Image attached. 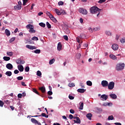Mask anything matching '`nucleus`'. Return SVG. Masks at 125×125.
<instances>
[{
	"mask_svg": "<svg viewBox=\"0 0 125 125\" xmlns=\"http://www.w3.org/2000/svg\"><path fill=\"white\" fill-rule=\"evenodd\" d=\"M39 25L41 26V27H42L43 28L45 27V24L43 22L39 23Z\"/></svg>",
	"mask_w": 125,
	"mask_h": 125,
	"instance_id": "nucleus-35",
	"label": "nucleus"
},
{
	"mask_svg": "<svg viewBox=\"0 0 125 125\" xmlns=\"http://www.w3.org/2000/svg\"><path fill=\"white\" fill-rule=\"evenodd\" d=\"M100 27H97L93 29V31H99L100 30Z\"/></svg>",
	"mask_w": 125,
	"mask_h": 125,
	"instance_id": "nucleus-42",
	"label": "nucleus"
},
{
	"mask_svg": "<svg viewBox=\"0 0 125 125\" xmlns=\"http://www.w3.org/2000/svg\"><path fill=\"white\" fill-rule=\"evenodd\" d=\"M105 34L107 36H111V32H110V31H106Z\"/></svg>",
	"mask_w": 125,
	"mask_h": 125,
	"instance_id": "nucleus-47",
	"label": "nucleus"
},
{
	"mask_svg": "<svg viewBox=\"0 0 125 125\" xmlns=\"http://www.w3.org/2000/svg\"><path fill=\"white\" fill-rule=\"evenodd\" d=\"M46 15H47V16H48L49 17H50L51 16H52V15L51 14H50V13H49V12L47 11L46 12Z\"/></svg>",
	"mask_w": 125,
	"mask_h": 125,
	"instance_id": "nucleus-48",
	"label": "nucleus"
},
{
	"mask_svg": "<svg viewBox=\"0 0 125 125\" xmlns=\"http://www.w3.org/2000/svg\"><path fill=\"white\" fill-rule=\"evenodd\" d=\"M57 47H62V44H61V42H60L58 43Z\"/></svg>",
	"mask_w": 125,
	"mask_h": 125,
	"instance_id": "nucleus-55",
	"label": "nucleus"
},
{
	"mask_svg": "<svg viewBox=\"0 0 125 125\" xmlns=\"http://www.w3.org/2000/svg\"><path fill=\"white\" fill-rule=\"evenodd\" d=\"M120 42L121 43H125V39L122 38L121 39Z\"/></svg>",
	"mask_w": 125,
	"mask_h": 125,
	"instance_id": "nucleus-45",
	"label": "nucleus"
},
{
	"mask_svg": "<svg viewBox=\"0 0 125 125\" xmlns=\"http://www.w3.org/2000/svg\"><path fill=\"white\" fill-rule=\"evenodd\" d=\"M14 8L15 10H20L22 8V6L17 5L14 7Z\"/></svg>",
	"mask_w": 125,
	"mask_h": 125,
	"instance_id": "nucleus-13",
	"label": "nucleus"
},
{
	"mask_svg": "<svg viewBox=\"0 0 125 125\" xmlns=\"http://www.w3.org/2000/svg\"><path fill=\"white\" fill-rule=\"evenodd\" d=\"M4 102L7 105H10V101H9V100H5L4 101Z\"/></svg>",
	"mask_w": 125,
	"mask_h": 125,
	"instance_id": "nucleus-40",
	"label": "nucleus"
},
{
	"mask_svg": "<svg viewBox=\"0 0 125 125\" xmlns=\"http://www.w3.org/2000/svg\"><path fill=\"white\" fill-rule=\"evenodd\" d=\"M68 86H69V87H74V86H75V83H69L68 84Z\"/></svg>",
	"mask_w": 125,
	"mask_h": 125,
	"instance_id": "nucleus-38",
	"label": "nucleus"
},
{
	"mask_svg": "<svg viewBox=\"0 0 125 125\" xmlns=\"http://www.w3.org/2000/svg\"><path fill=\"white\" fill-rule=\"evenodd\" d=\"M46 25L48 29H50L51 28V25H50V23H49V22L48 21L46 22Z\"/></svg>",
	"mask_w": 125,
	"mask_h": 125,
	"instance_id": "nucleus-29",
	"label": "nucleus"
},
{
	"mask_svg": "<svg viewBox=\"0 0 125 125\" xmlns=\"http://www.w3.org/2000/svg\"><path fill=\"white\" fill-rule=\"evenodd\" d=\"M26 29H29V33H36V30L34 29V25L31 24H27L26 26Z\"/></svg>",
	"mask_w": 125,
	"mask_h": 125,
	"instance_id": "nucleus-3",
	"label": "nucleus"
},
{
	"mask_svg": "<svg viewBox=\"0 0 125 125\" xmlns=\"http://www.w3.org/2000/svg\"><path fill=\"white\" fill-rule=\"evenodd\" d=\"M109 57L112 60H117V57L114 54H110Z\"/></svg>",
	"mask_w": 125,
	"mask_h": 125,
	"instance_id": "nucleus-14",
	"label": "nucleus"
},
{
	"mask_svg": "<svg viewBox=\"0 0 125 125\" xmlns=\"http://www.w3.org/2000/svg\"><path fill=\"white\" fill-rule=\"evenodd\" d=\"M114 125H122V124H121L120 123H114Z\"/></svg>",
	"mask_w": 125,
	"mask_h": 125,
	"instance_id": "nucleus-64",
	"label": "nucleus"
},
{
	"mask_svg": "<svg viewBox=\"0 0 125 125\" xmlns=\"http://www.w3.org/2000/svg\"><path fill=\"white\" fill-rule=\"evenodd\" d=\"M68 97H69V99H70V100H74V98H75V97H74V96H71V95H69L68 96Z\"/></svg>",
	"mask_w": 125,
	"mask_h": 125,
	"instance_id": "nucleus-51",
	"label": "nucleus"
},
{
	"mask_svg": "<svg viewBox=\"0 0 125 125\" xmlns=\"http://www.w3.org/2000/svg\"><path fill=\"white\" fill-rule=\"evenodd\" d=\"M100 11H101V9L95 6H93L90 9V12L91 13H92L93 14H97V17L99 16V14H100Z\"/></svg>",
	"mask_w": 125,
	"mask_h": 125,
	"instance_id": "nucleus-1",
	"label": "nucleus"
},
{
	"mask_svg": "<svg viewBox=\"0 0 125 125\" xmlns=\"http://www.w3.org/2000/svg\"><path fill=\"white\" fill-rule=\"evenodd\" d=\"M125 63H118L116 64L115 69L116 71H123L125 69Z\"/></svg>",
	"mask_w": 125,
	"mask_h": 125,
	"instance_id": "nucleus-2",
	"label": "nucleus"
},
{
	"mask_svg": "<svg viewBox=\"0 0 125 125\" xmlns=\"http://www.w3.org/2000/svg\"><path fill=\"white\" fill-rule=\"evenodd\" d=\"M17 80H18V81H22V80L23 79V77L22 76H20L17 78Z\"/></svg>",
	"mask_w": 125,
	"mask_h": 125,
	"instance_id": "nucleus-46",
	"label": "nucleus"
},
{
	"mask_svg": "<svg viewBox=\"0 0 125 125\" xmlns=\"http://www.w3.org/2000/svg\"><path fill=\"white\" fill-rule=\"evenodd\" d=\"M83 103H82L79 107L80 110H83Z\"/></svg>",
	"mask_w": 125,
	"mask_h": 125,
	"instance_id": "nucleus-32",
	"label": "nucleus"
},
{
	"mask_svg": "<svg viewBox=\"0 0 125 125\" xmlns=\"http://www.w3.org/2000/svg\"><path fill=\"white\" fill-rule=\"evenodd\" d=\"M55 12L58 15H61V11L58 10V9H55Z\"/></svg>",
	"mask_w": 125,
	"mask_h": 125,
	"instance_id": "nucleus-26",
	"label": "nucleus"
},
{
	"mask_svg": "<svg viewBox=\"0 0 125 125\" xmlns=\"http://www.w3.org/2000/svg\"><path fill=\"white\" fill-rule=\"evenodd\" d=\"M18 69L20 72H23V71H24V67H23L22 65H18Z\"/></svg>",
	"mask_w": 125,
	"mask_h": 125,
	"instance_id": "nucleus-10",
	"label": "nucleus"
},
{
	"mask_svg": "<svg viewBox=\"0 0 125 125\" xmlns=\"http://www.w3.org/2000/svg\"><path fill=\"white\" fill-rule=\"evenodd\" d=\"M106 1V0H100L98 2L99 3H103V2H105Z\"/></svg>",
	"mask_w": 125,
	"mask_h": 125,
	"instance_id": "nucleus-50",
	"label": "nucleus"
},
{
	"mask_svg": "<svg viewBox=\"0 0 125 125\" xmlns=\"http://www.w3.org/2000/svg\"><path fill=\"white\" fill-rule=\"evenodd\" d=\"M41 116L44 117V118H48V115L45 114L44 113H42L41 114Z\"/></svg>",
	"mask_w": 125,
	"mask_h": 125,
	"instance_id": "nucleus-37",
	"label": "nucleus"
},
{
	"mask_svg": "<svg viewBox=\"0 0 125 125\" xmlns=\"http://www.w3.org/2000/svg\"><path fill=\"white\" fill-rule=\"evenodd\" d=\"M5 75H6V76L8 77H11V76L12 75V72H11V71H7L5 73Z\"/></svg>",
	"mask_w": 125,
	"mask_h": 125,
	"instance_id": "nucleus-21",
	"label": "nucleus"
},
{
	"mask_svg": "<svg viewBox=\"0 0 125 125\" xmlns=\"http://www.w3.org/2000/svg\"><path fill=\"white\" fill-rule=\"evenodd\" d=\"M15 41V37L12 38L10 40H9V42H13V41Z\"/></svg>",
	"mask_w": 125,
	"mask_h": 125,
	"instance_id": "nucleus-44",
	"label": "nucleus"
},
{
	"mask_svg": "<svg viewBox=\"0 0 125 125\" xmlns=\"http://www.w3.org/2000/svg\"><path fill=\"white\" fill-rule=\"evenodd\" d=\"M21 85H22L23 86H26L27 85L26 84H25V82H21Z\"/></svg>",
	"mask_w": 125,
	"mask_h": 125,
	"instance_id": "nucleus-63",
	"label": "nucleus"
},
{
	"mask_svg": "<svg viewBox=\"0 0 125 125\" xmlns=\"http://www.w3.org/2000/svg\"><path fill=\"white\" fill-rule=\"evenodd\" d=\"M60 11H61V14L64 15L67 14V13H66V12L64 10L61 9Z\"/></svg>",
	"mask_w": 125,
	"mask_h": 125,
	"instance_id": "nucleus-30",
	"label": "nucleus"
},
{
	"mask_svg": "<svg viewBox=\"0 0 125 125\" xmlns=\"http://www.w3.org/2000/svg\"><path fill=\"white\" fill-rule=\"evenodd\" d=\"M70 113H71V114H75V110H74V109H70Z\"/></svg>",
	"mask_w": 125,
	"mask_h": 125,
	"instance_id": "nucleus-58",
	"label": "nucleus"
},
{
	"mask_svg": "<svg viewBox=\"0 0 125 125\" xmlns=\"http://www.w3.org/2000/svg\"><path fill=\"white\" fill-rule=\"evenodd\" d=\"M83 46L84 47H87V46H88V43L87 42L83 44Z\"/></svg>",
	"mask_w": 125,
	"mask_h": 125,
	"instance_id": "nucleus-60",
	"label": "nucleus"
},
{
	"mask_svg": "<svg viewBox=\"0 0 125 125\" xmlns=\"http://www.w3.org/2000/svg\"><path fill=\"white\" fill-rule=\"evenodd\" d=\"M86 84L89 86H91V85H92V82L90 81H88L86 82Z\"/></svg>",
	"mask_w": 125,
	"mask_h": 125,
	"instance_id": "nucleus-25",
	"label": "nucleus"
},
{
	"mask_svg": "<svg viewBox=\"0 0 125 125\" xmlns=\"http://www.w3.org/2000/svg\"><path fill=\"white\" fill-rule=\"evenodd\" d=\"M75 124H81V119L80 118L78 117L76 120H74Z\"/></svg>",
	"mask_w": 125,
	"mask_h": 125,
	"instance_id": "nucleus-20",
	"label": "nucleus"
},
{
	"mask_svg": "<svg viewBox=\"0 0 125 125\" xmlns=\"http://www.w3.org/2000/svg\"><path fill=\"white\" fill-rule=\"evenodd\" d=\"M24 70L25 72H29V71H30V67H29V66H26Z\"/></svg>",
	"mask_w": 125,
	"mask_h": 125,
	"instance_id": "nucleus-43",
	"label": "nucleus"
},
{
	"mask_svg": "<svg viewBox=\"0 0 125 125\" xmlns=\"http://www.w3.org/2000/svg\"><path fill=\"white\" fill-rule=\"evenodd\" d=\"M101 84L102 86H103V87H106V86H108V81L104 80L102 81Z\"/></svg>",
	"mask_w": 125,
	"mask_h": 125,
	"instance_id": "nucleus-9",
	"label": "nucleus"
},
{
	"mask_svg": "<svg viewBox=\"0 0 125 125\" xmlns=\"http://www.w3.org/2000/svg\"><path fill=\"white\" fill-rule=\"evenodd\" d=\"M32 41H39V38L36 36L31 38Z\"/></svg>",
	"mask_w": 125,
	"mask_h": 125,
	"instance_id": "nucleus-34",
	"label": "nucleus"
},
{
	"mask_svg": "<svg viewBox=\"0 0 125 125\" xmlns=\"http://www.w3.org/2000/svg\"><path fill=\"white\" fill-rule=\"evenodd\" d=\"M37 75L38 76V77H42V72L41 71L38 70L37 72Z\"/></svg>",
	"mask_w": 125,
	"mask_h": 125,
	"instance_id": "nucleus-36",
	"label": "nucleus"
},
{
	"mask_svg": "<svg viewBox=\"0 0 125 125\" xmlns=\"http://www.w3.org/2000/svg\"><path fill=\"white\" fill-rule=\"evenodd\" d=\"M27 2H28V0H23V5H26Z\"/></svg>",
	"mask_w": 125,
	"mask_h": 125,
	"instance_id": "nucleus-49",
	"label": "nucleus"
},
{
	"mask_svg": "<svg viewBox=\"0 0 125 125\" xmlns=\"http://www.w3.org/2000/svg\"><path fill=\"white\" fill-rule=\"evenodd\" d=\"M76 56L77 59H80V58H81V56H82V55L81 53H77Z\"/></svg>",
	"mask_w": 125,
	"mask_h": 125,
	"instance_id": "nucleus-33",
	"label": "nucleus"
},
{
	"mask_svg": "<svg viewBox=\"0 0 125 125\" xmlns=\"http://www.w3.org/2000/svg\"><path fill=\"white\" fill-rule=\"evenodd\" d=\"M107 120H108V121H112L114 120V117L113 116V115L109 116Z\"/></svg>",
	"mask_w": 125,
	"mask_h": 125,
	"instance_id": "nucleus-31",
	"label": "nucleus"
},
{
	"mask_svg": "<svg viewBox=\"0 0 125 125\" xmlns=\"http://www.w3.org/2000/svg\"><path fill=\"white\" fill-rule=\"evenodd\" d=\"M7 54L8 56H12L13 53L12 52H7Z\"/></svg>",
	"mask_w": 125,
	"mask_h": 125,
	"instance_id": "nucleus-39",
	"label": "nucleus"
},
{
	"mask_svg": "<svg viewBox=\"0 0 125 125\" xmlns=\"http://www.w3.org/2000/svg\"><path fill=\"white\" fill-rule=\"evenodd\" d=\"M111 97V98H112V99H117V95L115 94H111L109 95Z\"/></svg>",
	"mask_w": 125,
	"mask_h": 125,
	"instance_id": "nucleus-19",
	"label": "nucleus"
},
{
	"mask_svg": "<svg viewBox=\"0 0 125 125\" xmlns=\"http://www.w3.org/2000/svg\"><path fill=\"white\" fill-rule=\"evenodd\" d=\"M17 64L21 65V64H25V61L24 60H22L21 58L18 59L16 61Z\"/></svg>",
	"mask_w": 125,
	"mask_h": 125,
	"instance_id": "nucleus-6",
	"label": "nucleus"
},
{
	"mask_svg": "<svg viewBox=\"0 0 125 125\" xmlns=\"http://www.w3.org/2000/svg\"><path fill=\"white\" fill-rule=\"evenodd\" d=\"M100 99L102 101H106V100H107V99H108V96H107L105 94L102 95L101 96Z\"/></svg>",
	"mask_w": 125,
	"mask_h": 125,
	"instance_id": "nucleus-7",
	"label": "nucleus"
},
{
	"mask_svg": "<svg viewBox=\"0 0 125 125\" xmlns=\"http://www.w3.org/2000/svg\"><path fill=\"white\" fill-rule=\"evenodd\" d=\"M54 62H55V59H52L50 60V61L49 62V64L50 65H52V64H53V63H54Z\"/></svg>",
	"mask_w": 125,
	"mask_h": 125,
	"instance_id": "nucleus-23",
	"label": "nucleus"
},
{
	"mask_svg": "<svg viewBox=\"0 0 125 125\" xmlns=\"http://www.w3.org/2000/svg\"><path fill=\"white\" fill-rule=\"evenodd\" d=\"M77 91L80 93H84V92H85V90H84V89L80 88L77 90Z\"/></svg>",
	"mask_w": 125,
	"mask_h": 125,
	"instance_id": "nucleus-18",
	"label": "nucleus"
},
{
	"mask_svg": "<svg viewBox=\"0 0 125 125\" xmlns=\"http://www.w3.org/2000/svg\"><path fill=\"white\" fill-rule=\"evenodd\" d=\"M32 91L34 92V93H36V94H38V95H40V93L37 90V89L36 88H33L32 90Z\"/></svg>",
	"mask_w": 125,
	"mask_h": 125,
	"instance_id": "nucleus-27",
	"label": "nucleus"
},
{
	"mask_svg": "<svg viewBox=\"0 0 125 125\" xmlns=\"http://www.w3.org/2000/svg\"><path fill=\"white\" fill-rule=\"evenodd\" d=\"M63 39L65 41H68V36L67 35L63 36Z\"/></svg>",
	"mask_w": 125,
	"mask_h": 125,
	"instance_id": "nucleus-53",
	"label": "nucleus"
},
{
	"mask_svg": "<svg viewBox=\"0 0 125 125\" xmlns=\"http://www.w3.org/2000/svg\"><path fill=\"white\" fill-rule=\"evenodd\" d=\"M78 11L80 12V13H81V14H83V15H87V13H88L86 9H84L83 8H80Z\"/></svg>",
	"mask_w": 125,
	"mask_h": 125,
	"instance_id": "nucleus-4",
	"label": "nucleus"
},
{
	"mask_svg": "<svg viewBox=\"0 0 125 125\" xmlns=\"http://www.w3.org/2000/svg\"><path fill=\"white\" fill-rule=\"evenodd\" d=\"M18 98H22V94H19L18 95Z\"/></svg>",
	"mask_w": 125,
	"mask_h": 125,
	"instance_id": "nucleus-62",
	"label": "nucleus"
},
{
	"mask_svg": "<svg viewBox=\"0 0 125 125\" xmlns=\"http://www.w3.org/2000/svg\"><path fill=\"white\" fill-rule=\"evenodd\" d=\"M69 118L70 120H72L74 118V116H73V115L70 114L69 115Z\"/></svg>",
	"mask_w": 125,
	"mask_h": 125,
	"instance_id": "nucleus-56",
	"label": "nucleus"
},
{
	"mask_svg": "<svg viewBox=\"0 0 125 125\" xmlns=\"http://www.w3.org/2000/svg\"><path fill=\"white\" fill-rule=\"evenodd\" d=\"M58 4L59 5H63V4H64V3L63 2V1H61L58 2Z\"/></svg>",
	"mask_w": 125,
	"mask_h": 125,
	"instance_id": "nucleus-54",
	"label": "nucleus"
},
{
	"mask_svg": "<svg viewBox=\"0 0 125 125\" xmlns=\"http://www.w3.org/2000/svg\"><path fill=\"white\" fill-rule=\"evenodd\" d=\"M118 45L117 44H113L112 45V47H118Z\"/></svg>",
	"mask_w": 125,
	"mask_h": 125,
	"instance_id": "nucleus-57",
	"label": "nucleus"
},
{
	"mask_svg": "<svg viewBox=\"0 0 125 125\" xmlns=\"http://www.w3.org/2000/svg\"><path fill=\"white\" fill-rule=\"evenodd\" d=\"M31 121L32 122V123H33V124H35V125L37 124L38 125H42V124L41 123L39 122V121H38L34 118H32L31 119Z\"/></svg>",
	"mask_w": 125,
	"mask_h": 125,
	"instance_id": "nucleus-8",
	"label": "nucleus"
},
{
	"mask_svg": "<svg viewBox=\"0 0 125 125\" xmlns=\"http://www.w3.org/2000/svg\"><path fill=\"white\" fill-rule=\"evenodd\" d=\"M86 118L88 119L90 121L91 120V118H92V114L89 113L86 114Z\"/></svg>",
	"mask_w": 125,
	"mask_h": 125,
	"instance_id": "nucleus-15",
	"label": "nucleus"
},
{
	"mask_svg": "<svg viewBox=\"0 0 125 125\" xmlns=\"http://www.w3.org/2000/svg\"><path fill=\"white\" fill-rule=\"evenodd\" d=\"M3 105H4V103L2 101L0 100V107H3Z\"/></svg>",
	"mask_w": 125,
	"mask_h": 125,
	"instance_id": "nucleus-41",
	"label": "nucleus"
},
{
	"mask_svg": "<svg viewBox=\"0 0 125 125\" xmlns=\"http://www.w3.org/2000/svg\"><path fill=\"white\" fill-rule=\"evenodd\" d=\"M6 68L9 70H11V69H13V65L11 64V63H8L6 65Z\"/></svg>",
	"mask_w": 125,
	"mask_h": 125,
	"instance_id": "nucleus-12",
	"label": "nucleus"
},
{
	"mask_svg": "<svg viewBox=\"0 0 125 125\" xmlns=\"http://www.w3.org/2000/svg\"><path fill=\"white\" fill-rule=\"evenodd\" d=\"M49 18L51 19V20H52V21H53V22H54V23H56V22H57V20L56 19H55V18H54L53 15H52Z\"/></svg>",
	"mask_w": 125,
	"mask_h": 125,
	"instance_id": "nucleus-16",
	"label": "nucleus"
},
{
	"mask_svg": "<svg viewBox=\"0 0 125 125\" xmlns=\"http://www.w3.org/2000/svg\"><path fill=\"white\" fill-rule=\"evenodd\" d=\"M14 74H18L19 73V71L17 69L15 70L14 71Z\"/></svg>",
	"mask_w": 125,
	"mask_h": 125,
	"instance_id": "nucleus-61",
	"label": "nucleus"
},
{
	"mask_svg": "<svg viewBox=\"0 0 125 125\" xmlns=\"http://www.w3.org/2000/svg\"><path fill=\"white\" fill-rule=\"evenodd\" d=\"M5 34L6 35V36H10V31L8 30V29H5Z\"/></svg>",
	"mask_w": 125,
	"mask_h": 125,
	"instance_id": "nucleus-22",
	"label": "nucleus"
},
{
	"mask_svg": "<svg viewBox=\"0 0 125 125\" xmlns=\"http://www.w3.org/2000/svg\"><path fill=\"white\" fill-rule=\"evenodd\" d=\"M108 88L110 90H112L115 87V83L114 82H110L108 84Z\"/></svg>",
	"mask_w": 125,
	"mask_h": 125,
	"instance_id": "nucleus-5",
	"label": "nucleus"
},
{
	"mask_svg": "<svg viewBox=\"0 0 125 125\" xmlns=\"http://www.w3.org/2000/svg\"><path fill=\"white\" fill-rule=\"evenodd\" d=\"M3 59L5 61H9V60H10V57H9L4 56Z\"/></svg>",
	"mask_w": 125,
	"mask_h": 125,
	"instance_id": "nucleus-24",
	"label": "nucleus"
},
{
	"mask_svg": "<svg viewBox=\"0 0 125 125\" xmlns=\"http://www.w3.org/2000/svg\"><path fill=\"white\" fill-rule=\"evenodd\" d=\"M10 108H11L12 111H14V109H15V107L13 105H10Z\"/></svg>",
	"mask_w": 125,
	"mask_h": 125,
	"instance_id": "nucleus-59",
	"label": "nucleus"
},
{
	"mask_svg": "<svg viewBox=\"0 0 125 125\" xmlns=\"http://www.w3.org/2000/svg\"><path fill=\"white\" fill-rule=\"evenodd\" d=\"M39 90L42 91V93H45V87L42 86L39 88Z\"/></svg>",
	"mask_w": 125,
	"mask_h": 125,
	"instance_id": "nucleus-17",
	"label": "nucleus"
},
{
	"mask_svg": "<svg viewBox=\"0 0 125 125\" xmlns=\"http://www.w3.org/2000/svg\"><path fill=\"white\" fill-rule=\"evenodd\" d=\"M35 53H36V54H40L41 53V50L40 49H36L34 51H33Z\"/></svg>",
	"mask_w": 125,
	"mask_h": 125,
	"instance_id": "nucleus-28",
	"label": "nucleus"
},
{
	"mask_svg": "<svg viewBox=\"0 0 125 125\" xmlns=\"http://www.w3.org/2000/svg\"><path fill=\"white\" fill-rule=\"evenodd\" d=\"M53 94V93H52V91H49L47 92L48 95H52Z\"/></svg>",
	"mask_w": 125,
	"mask_h": 125,
	"instance_id": "nucleus-52",
	"label": "nucleus"
},
{
	"mask_svg": "<svg viewBox=\"0 0 125 125\" xmlns=\"http://www.w3.org/2000/svg\"><path fill=\"white\" fill-rule=\"evenodd\" d=\"M82 38V37L81 35L79 37L76 38L77 42H79V43H83V41H82V40H81V39Z\"/></svg>",
	"mask_w": 125,
	"mask_h": 125,
	"instance_id": "nucleus-11",
	"label": "nucleus"
}]
</instances>
